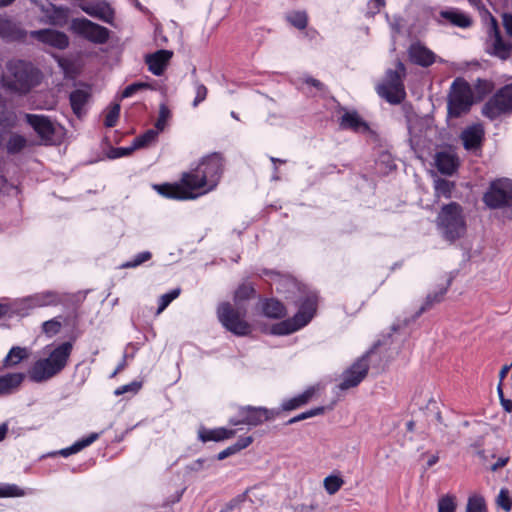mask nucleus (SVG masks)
I'll list each match as a JSON object with an SVG mask.
<instances>
[{
	"instance_id": "nucleus-14",
	"label": "nucleus",
	"mask_w": 512,
	"mask_h": 512,
	"mask_svg": "<svg viewBox=\"0 0 512 512\" xmlns=\"http://www.w3.org/2000/svg\"><path fill=\"white\" fill-rule=\"evenodd\" d=\"M65 295L55 291H45L36 293L24 298L21 304L28 309L46 306H57L64 301Z\"/></svg>"
},
{
	"instance_id": "nucleus-37",
	"label": "nucleus",
	"mask_w": 512,
	"mask_h": 512,
	"mask_svg": "<svg viewBox=\"0 0 512 512\" xmlns=\"http://www.w3.org/2000/svg\"><path fill=\"white\" fill-rule=\"evenodd\" d=\"M313 394H314V389L309 388V389L305 390L303 393L284 401L282 403V408H283V410H286V411L294 410V409L306 404L311 399Z\"/></svg>"
},
{
	"instance_id": "nucleus-32",
	"label": "nucleus",
	"mask_w": 512,
	"mask_h": 512,
	"mask_svg": "<svg viewBox=\"0 0 512 512\" xmlns=\"http://www.w3.org/2000/svg\"><path fill=\"white\" fill-rule=\"evenodd\" d=\"M450 283H451V279H448L444 286H442L441 288H439L437 291H435L433 293H429L425 299L424 304L415 313L413 320L418 318L426 310L430 309L435 303L441 302L444 295L446 294V292L448 290Z\"/></svg>"
},
{
	"instance_id": "nucleus-2",
	"label": "nucleus",
	"mask_w": 512,
	"mask_h": 512,
	"mask_svg": "<svg viewBox=\"0 0 512 512\" xmlns=\"http://www.w3.org/2000/svg\"><path fill=\"white\" fill-rule=\"evenodd\" d=\"M41 80L40 71L31 63L23 60H11L7 63L2 83L10 91L26 94Z\"/></svg>"
},
{
	"instance_id": "nucleus-1",
	"label": "nucleus",
	"mask_w": 512,
	"mask_h": 512,
	"mask_svg": "<svg viewBox=\"0 0 512 512\" xmlns=\"http://www.w3.org/2000/svg\"><path fill=\"white\" fill-rule=\"evenodd\" d=\"M223 172L220 154L212 153L200 161L195 169L183 173L179 183L154 185L162 196L176 200L196 199L214 190Z\"/></svg>"
},
{
	"instance_id": "nucleus-55",
	"label": "nucleus",
	"mask_w": 512,
	"mask_h": 512,
	"mask_svg": "<svg viewBox=\"0 0 512 512\" xmlns=\"http://www.w3.org/2000/svg\"><path fill=\"white\" fill-rule=\"evenodd\" d=\"M61 323L56 319L45 321L42 325L43 332L48 336L56 335L61 329Z\"/></svg>"
},
{
	"instance_id": "nucleus-64",
	"label": "nucleus",
	"mask_w": 512,
	"mask_h": 512,
	"mask_svg": "<svg viewBox=\"0 0 512 512\" xmlns=\"http://www.w3.org/2000/svg\"><path fill=\"white\" fill-rule=\"evenodd\" d=\"M501 404L505 411H507V412L512 411V401L511 400L502 398Z\"/></svg>"
},
{
	"instance_id": "nucleus-49",
	"label": "nucleus",
	"mask_w": 512,
	"mask_h": 512,
	"mask_svg": "<svg viewBox=\"0 0 512 512\" xmlns=\"http://www.w3.org/2000/svg\"><path fill=\"white\" fill-rule=\"evenodd\" d=\"M496 504L502 508L505 512H509L512 509V498L509 495V491L506 488H502L497 496Z\"/></svg>"
},
{
	"instance_id": "nucleus-3",
	"label": "nucleus",
	"mask_w": 512,
	"mask_h": 512,
	"mask_svg": "<svg viewBox=\"0 0 512 512\" xmlns=\"http://www.w3.org/2000/svg\"><path fill=\"white\" fill-rule=\"evenodd\" d=\"M437 228L441 236L450 243L463 237L466 233V222L462 207L456 202L444 205L437 216Z\"/></svg>"
},
{
	"instance_id": "nucleus-17",
	"label": "nucleus",
	"mask_w": 512,
	"mask_h": 512,
	"mask_svg": "<svg viewBox=\"0 0 512 512\" xmlns=\"http://www.w3.org/2000/svg\"><path fill=\"white\" fill-rule=\"evenodd\" d=\"M26 31L19 23L7 16H0V38L6 42L23 41Z\"/></svg>"
},
{
	"instance_id": "nucleus-63",
	"label": "nucleus",
	"mask_w": 512,
	"mask_h": 512,
	"mask_svg": "<svg viewBox=\"0 0 512 512\" xmlns=\"http://www.w3.org/2000/svg\"><path fill=\"white\" fill-rule=\"evenodd\" d=\"M512 367V363L509 364V365H504L500 372H499V382L503 383V380L505 379V377L507 376L509 370L511 369Z\"/></svg>"
},
{
	"instance_id": "nucleus-25",
	"label": "nucleus",
	"mask_w": 512,
	"mask_h": 512,
	"mask_svg": "<svg viewBox=\"0 0 512 512\" xmlns=\"http://www.w3.org/2000/svg\"><path fill=\"white\" fill-rule=\"evenodd\" d=\"M435 165L441 174L452 175L457 169L458 159L450 151H439L435 155Z\"/></svg>"
},
{
	"instance_id": "nucleus-42",
	"label": "nucleus",
	"mask_w": 512,
	"mask_h": 512,
	"mask_svg": "<svg viewBox=\"0 0 512 512\" xmlns=\"http://www.w3.org/2000/svg\"><path fill=\"white\" fill-rule=\"evenodd\" d=\"M437 512H456V497L452 494H446L438 499Z\"/></svg>"
},
{
	"instance_id": "nucleus-52",
	"label": "nucleus",
	"mask_w": 512,
	"mask_h": 512,
	"mask_svg": "<svg viewBox=\"0 0 512 512\" xmlns=\"http://www.w3.org/2000/svg\"><path fill=\"white\" fill-rule=\"evenodd\" d=\"M24 491L15 484H5L0 487V497H21Z\"/></svg>"
},
{
	"instance_id": "nucleus-20",
	"label": "nucleus",
	"mask_w": 512,
	"mask_h": 512,
	"mask_svg": "<svg viewBox=\"0 0 512 512\" xmlns=\"http://www.w3.org/2000/svg\"><path fill=\"white\" fill-rule=\"evenodd\" d=\"M270 277V285L275 287L276 291L281 294H287L286 298H290V294L299 290L297 282L288 275H282L274 271H265Z\"/></svg>"
},
{
	"instance_id": "nucleus-54",
	"label": "nucleus",
	"mask_w": 512,
	"mask_h": 512,
	"mask_svg": "<svg viewBox=\"0 0 512 512\" xmlns=\"http://www.w3.org/2000/svg\"><path fill=\"white\" fill-rule=\"evenodd\" d=\"M149 87V84L147 83H144V82H135V83H132L130 85H128L123 91H122V94H121V97L122 98H129V97H132L135 93H137L138 91L142 90V89H146Z\"/></svg>"
},
{
	"instance_id": "nucleus-19",
	"label": "nucleus",
	"mask_w": 512,
	"mask_h": 512,
	"mask_svg": "<svg viewBox=\"0 0 512 512\" xmlns=\"http://www.w3.org/2000/svg\"><path fill=\"white\" fill-rule=\"evenodd\" d=\"M408 55L412 63L422 67H429L436 61V54L420 42L410 45Z\"/></svg>"
},
{
	"instance_id": "nucleus-4",
	"label": "nucleus",
	"mask_w": 512,
	"mask_h": 512,
	"mask_svg": "<svg viewBox=\"0 0 512 512\" xmlns=\"http://www.w3.org/2000/svg\"><path fill=\"white\" fill-rule=\"evenodd\" d=\"M406 76V68L401 61L396 64L395 70H387L382 83L377 85L378 95L392 105L400 104L406 97L403 80Z\"/></svg>"
},
{
	"instance_id": "nucleus-39",
	"label": "nucleus",
	"mask_w": 512,
	"mask_h": 512,
	"mask_svg": "<svg viewBox=\"0 0 512 512\" xmlns=\"http://www.w3.org/2000/svg\"><path fill=\"white\" fill-rule=\"evenodd\" d=\"M434 189L436 197L450 198L454 189V183L446 179L438 178L434 182Z\"/></svg>"
},
{
	"instance_id": "nucleus-26",
	"label": "nucleus",
	"mask_w": 512,
	"mask_h": 512,
	"mask_svg": "<svg viewBox=\"0 0 512 512\" xmlns=\"http://www.w3.org/2000/svg\"><path fill=\"white\" fill-rule=\"evenodd\" d=\"M25 379V374L20 372L7 373L0 376V397L16 392Z\"/></svg>"
},
{
	"instance_id": "nucleus-24",
	"label": "nucleus",
	"mask_w": 512,
	"mask_h": 512,
	"mask_svg": "<svg viewBox=\"0 0 512 512\" xmlns=\"http://www.w3.org/2000/svg\"><path fill=\"white\" fill-rule=\"evenodd\" d=\"M484 129L481 125H473L461 133V140L466 150H475L481 146Z\"/></svg>"
},
{
	"instance_id": "nucleus-47",
	"label": "nucleus",
	"mask_w": 512,
	"mask_h": 512,
	"mask_svg": "<svg viewBox=\"0 0 512 512\" xmlns=\"http://www.w3.org/2000/svg\"><path fill=\"white\" fill-rule=\"evenodd\" d=\"M255 293L254 288L251 285L243 284L238 287L234 294V300L238 306H241L242 301L250 299Z\"/></svg>"
},
{
	"instance_id": "nucleus-15",
	"label": "nucleus",
	"mask_w": 512,
	"mask_h": 512,
	"mask_svg": "<svg viewBox=\"0 0 512 512\" xmlns=\"http://www.w3.org/2000/svg\"><path fill=\"white\" fill-rule=\"evenodd\" d=\"M30 36L57 49H65L69 45V38L67 35L53 29L31 31Z\"/></svg>"
},
{
	"instance_id": "nucleus-61",
	"label": "nucleus",
	"mask_w": 512,
	"mask_h": 512,
	"mask_svg": "<svg viewBox=\"0 0 512 512\" xmlns=\"http://www.w3.org/2000/svg\"><path fill=\"white\" fill-rule=\"evenodd\" d=\"M509 461L508 457H500L492 466L491 471H497L498 469L504 467Z\"/></svg>"
},
{
	"instance_id": "nucleus-46",
	"label": "nucleus",
	"mask_w": 512,
	"mask_h": 512,
	"mask_svg": "<svg viewBox=\"0 0 512 512\" xmlns=\"http://www.w3.org/2000/svg\"><path fill=\"white\" fill-rule=\"evenodd\" d=\"M180 292V288H175L161 295L159 298L157 314L162 313L168 307V305L180 295Z\"/></svg>"
},
{
	"instance_id": "nucleus-41",
	"label": "nucleus",
	"mask_w": 512,
	"mask_h": 512,
	"mask_svg": "<svg viewBox=\"0 0 512 512\" xmlns=\"http://www.w3.org/2000/svg\"><path fill=\"white\" fill-rule=\"evenodd\" d=\"M287 21L295 28L303 30L308 23V16L305 11H292L287 14Z\"/></svg>"
},
{
	"instance_id": "nucleus-13",
	"label": "nucleus",
	"mask_w": 512,
	"mask_h": 512,
	"mask_svg": "<svg viewBox=\"0 0 512 512\" xmlns=\"http://www.w3.org/2000/svg\"><path fill=\"white\" fill-rule=\"evenodd\" d=\"M369 369L367 356H363L355 361L342 374V381L338 385L339 389L344 391L358 386L366 377Z\"/></svg>"
},
{
	"instance_id": "nucleus-40",
	"label": "nucleus",
	"mask_w": 512,
	"mask_h": 512,
	"mask_svg": "<svg viewBox=\"0 0 512 512\" xmlns=\"http://www.w3.org/2000/svg\"><path fill=\"white\" fill-rule=\"evenodd\" d=\"M16 122V115L12 111L6 110L5 99L0 95V125L2 127H12Z\"/></svg>"
},
{
	"instance_id": "nucleus-50",
	"label": "nucleus",
	"mask_w": 512,
	"mask_h": 512,
	"mask_svg": "<svg viewBox=\"0 0 512 512\" xmlns=\"http://www.w3.org/2000/svg\"><path fill=\"white\" fill-rule=\"evenodd\" d=\"M120 115V105L118 103L113 104L105 117L104 125L108 128L114 127L118 121Z\"/></svg>"
},
{
	"instance_id": "nucleus-29",
	"label": "nucleus",
	"mask_w": 512,
	"mask_h": 512,
	"mask_svg": "<svg viewBox=\"0 0 512 512\" xmlns=\"http://www.w3.org/2000/svg\"><path fill=\"white\" fill-rule=\"evenodd\" d=\"M236 434L233 429H227L224 427L215 429H202L199 431V438L202 442L208 441H223L225 439L232 438Z\"/></svg>"
},
{
	"instance_id": "nucleus-18",
	"label": "nucleus",
	"mask_w": 512,
	"mask_h": 512,
	"mask_svg": "<svg viewBox=\"0 0 512 512\" xmlns=\"http://www.w3.org/2000/svg\"><path fill=\"white\" fill-rule=\"evenodd\" d=\"M59 372L55 368L50 358H44L36 361L29 370V377L33 382L41 383L49 380Z\"/></svg>"
},
{
	"instance_id": "nucleus-27",
	"label": "nucleus",
	"mask_w": 512,
	"mask_h": 512,
	"mask_svg": "<svg viewBox=\"0 0 512 512\" xmlns=\"http://www.w3.org/2000/svg\"><path fill=\"white\" fill-rule=\"evenodd\" d=\"M339 126L343 130H352L354 132H367L369 130L368 124L356 111L345 112L340 118Z\"/></svg>"
},
{
	"instance_id": "nucleus-6",
	"label": "nucleus",
	"mask_w": 512,
	"mask_h": 512,
	"mask_svg": "<svg viewBox=\"0 0 512 512\" xmlns=\"http://www.w3.org/2000/svg\"><path fill=\"white\" fill-rule=\"evenodd\" d=\"M473 104L471 86L462 78L453 81L448 95V114L451 117H460L467 113Z\"/></svg>"
},
{
	"instance_id": "nucleus-16",
	"label": "nucleus",
	"mask_w": 512,
	"mask_h": 512,
	"mask_svg": "<svg viewBox=\"0 0 512 512\" xmlns=\"http://www.w3.org/2000/svg\"><path fill=\"white\" fill-rule=\"evenodd\" d=\"M439 17L440 19L437 20L438 23H443V21H445L452 26L462 29L470 28L473 24V19L469 14L455 7H449L441 10L439 12Z\"/></svg>"
},
{
	"instance_id": "nucleus-44",
	"label": "nucleus",
	"mask_w": 512,
	"mask_h": 512,
	"mask_svg": "<svg viewBox=\"0 0 512 512\" xmlns=\"http://www.w3.org/2000/svg\"><path fill=\"white\" fill-rule=\"evenodd\" d=\"M343 484V479L336 475L327 476L323 482L326 492L330 495H333L336 492H338Z\"/></svg>"
},
{
	"instance_id": "nucleus-12",
	"label": "nucleus",
	"mask_w": 512,
	"mask_h": 512,
	"mask_svg": "<svg viewBox=\"0 0 512 512\" xmlns=\"http://www.w3.org/2000/svg\"><path fill=\"white\" fill-rule=\"evenodd\" d=\"M488 41L491 45L490 54L497 56L503 60L511 56L512 43L503 40L496 18L490 15L487 26Z\"/></svg>"
},
{
	"instance_id": "nucleus-22",
	"label": "nucleus",
	"mask_w": 512,
	"mask_h": 512,
	"mask_svg": "<svg viewBox=\"0 0 512 512\" xmlns=\"http://www.w3.org/2000/svg\"><path fill=\"white\" fill-rule=\"evenodd\" d=\"M25 119L41 138L45 140H50L52 138L54 134V127L52 122L46 116L25 114Z\"/></svg>"
},
{
	"instance_id": "nucleus-8",
	"label": "nucleus",
	"mask_w": 512,
	"mask_h": 512,
	"mask_svg": "<svg viewBox=\"0 0 512 512\" xmlns=\"http://www.w3.org/2000/svg\"><path fill=\"white\" fill-rule=\"evenodd\" d=\"M483 201L493 209L512 206V180L502 178L492 181Z\"/></svg>"
},
{
	"instance_id": "nucleus-56",
	"label": "nucleus",
	"mask_w": 512,
	"mask_h": 512,
	"mask_svg": "<svg viewBox=\"0 0 512 512\" xmlns=\"http://www.w3.org/2000/svg\"><path fill=\"white\" fill-rule=\"evenodd\" d=\"M140 388H141V383L137 382V381H133L129 384L122 385V386L118 387L114 391V395L120 396V395H123L128 392L135 394L140 390Z\"/></svg>"
},
{
	"instance_id": "nucleus-60",
	"label": "nucleus",
	"mask_w": 512,
	"mask_h": 512,
	"mask_svg": "<svg viewBox=\"0 0 512 512\" xmlns=\"http://www.w3.org/2000/svg\"><path fill=\"white\" fill-rule=\"evenodd\" d=\"M304 82L311 86V87H314L316 90H318L319 92L323 93L325 91V86L322 82H320L319 80L315 79V78H312V77H306Z\"/></svg>"
},
{
	"instance_id": "nucleus-43",
	"label": "nucleus",
	"mask_w": 512,
	"mask_h": 512,
	"mask_svg": "<svg viewBox=\"0 0 512 512\" xmlns=\"http://www.w3.org/2000/svg\"><path fill=\"white\" fill-rule=\"evenodd\" d=\"M466 512H487L485 499L480 495H473L468 498Z\"/></svg>"
},
{
	"instance_id": "nucleus-11",
	"label": "nucleus",
	"mask_w": 512,
	"mask_h": 512,
	"mask_svg": "<svg viewBox=\"0 0 512 512\" xmlns=\"http://www.w3.org/2000/svg\"><path fill=\"white\" fill-rule=\"evenodd\" d=\"M275 413L265 407L241 406L238 409L236 417L230 419V424L237 426L240 424L256 427L266 421L272 420Z\"/></svg>"
},
{
	"instance_id": "nucleus-23",
	"label": "nucleus",
	"mask_w": 512,
	"mask_h": 512,
	"mask_svg": "<svg viewBox=\"0 0 512 512\" xmlns=\"http://www.w3.org/2000/svg\"><path fill=\"white\" fill-rule=\"evenodd\" d=\"M81 9L91 17L106 23H111L114 18V11L106 2L87 3L82 5Z\"/></svg>"
},
{
	"instance_id": "nucleus-58",
	"label": "nucleus",
	"mask_w": 512,
	"mask_h": 512,
	"mask_svg": "<svg viewBox=\"0 0 512 512\" xmlns=\"http://www.w3.org/2000/svg\"><path fill=\"white\" fill-rule=\"evenodd\" d=\"M135 148H133V144L130 147H118L114 148L109 153V158L116 159L124 156H128L131 152H133Z\"/></svg>"
},
{
	"instance_id": "nucleus-62",
	"label": "nucleus",
	"mask_w": 512,
	"mask_h": 512,
	"mask_svg": "<svg viewBox=\"0 0 512 512\" xmlns=\"http://www.w3.org/2000/svg\"><path fill=\"white\" fill-rule=\"evenodd\" d=\"M477 88L479 90L483 89L482 92L483 93H487V92H489L492 89V84H491V82H489L487 80L479 79L478 82H477Z\"/></svg>"
},
{
	"instance_id": "nucleus-28",
	"label": "nucleus",
	"mask_w": 512,
	"mask_h": 512,
	"mask_svg": "<svg viewBox=\"0 0 512 512\" xmlns=\"http://www.w3.org/2000/svg\"><path fill=\"white\" fill-rule=\"evenodd\" d=\"M73 345L71 342H64L55 347L49 354L51 362L60 373L67 365L68 359L71 355Z\"/></svg>"
},
{
	"instance_id": "nucleus-51",
	"label": "nucleus",
	"mask_w": 512,
	"mask_h": 512,
	"mask_svg": "<svg viewBox=\"0 0 512 512\" xmlns=\"http://www.w3.org/2000/svg\"><path fill=\"white\" fill-rule=\"evenodd\" d=\"M171 117V112L166 104H161L159 107V116L155 124V128L160 132L164 130L168 119Z\"/></svg>"
},
{
	"instance_id": "nucleus-59",
	"label": "nucleus",
	"mask_w": 512,
	"mask_h": 512,
	"mask_svg": "<svg viewBox=\"0 0 512 512\" xmlns=\"http://www.w3.org/2000/svg\"><path fill=\"white\" fill-rule=\"evenodd\" d=\"M246 494H241L233 498L231 501H229L225 508L221 510V512H230L234 510L236 507H238L244 500H245Z\"/></svg>"
},
{
	"instance_id": "nucleus-33",
	"label": "nucleus",
	"mask_w": 512,
	"mask_h": 512,
	"mask_svg": "<svg viewBox=\"0 0 512 512\" xmlns=\"http://www.w3.org/2000/svg\"><path fill=\"white\" fill-rule=\"evenodd\" d=\"M99 438L98 433H91L90 435L76 441L73 445L67 448H63L54 454H59L63 457H68L72 454L80 452L82 449L88 447Z\"/></svg>"
},
{
	"instance_id": "nucleus-31",
	"label": "nucleus",
	"mask_w": 512,
	"mask_h": 512,
	"mask_svg": "<svg viewBox=\"0 0 512 512\" xmlns=\"http://www.w3.org/2000/svg\"><path fill=\"white\" fill-rule=\"evenodd\" d=\"M263 314L272 319H281L286 316L287 311L283 303L279 300L270 298L265 299L262 303Z\"/></svg>"
},
{
	"instance_id": "nucleus-34",
	"label": "nucleus",
	"mask_w": 512,
	"mask_h": 512,
	"mask_svg": "<svg viewBox=\"0 0 512 512\" xmlns=\"http://www.w3.org/2000/svg\"><path fill=\"white\" fill-rule=\"evenodd\" d=\"M28 357V350L20 346H13L3 360V368H13Z\"/></svg>"
},
{
	"instance_id": "nucleus-48",
	"label": "nucleus",
	"mask_w": 512,
	"mask_h": 512,
	"mask_svg": "<svg viewBox=\"0 0 512 512\" xmlns=\"http://www.w3.org/2000/svg\"><path fill=\"white\" fill-rule=\"evenodd\" d=\"M152 257L151 252L149 251H143L138 254H136L131 260L123 263L121 265L122 268H135L146 261H149Z\"/></svg>"
},
{
	"instance_id": "nucleus-36",
	"label": "nucleus",
	"mask_w": 512,
	"mask_h": 512,
	"mask_svg": "<svg viewBox=\"0 0 512 512\" xmlns=\"http://www.w3.org/2000/svg\"><path fill=\"white\" fill-rule=\"evenodd\" d=\"M253 442L251 436L240 437L236 443L222 450L217 455V460H224L229 456H232L241 450L247 448Z\"/></svg>"
},
{
	"instance_id": "nucleus-38",
	"label": "nucleus",
	"mask_w": 512,
	"mask_h": 512,
	"mask_svg": "<svg viewBox=\"0 0 512 512\" xmlns=\"http://www.w3.org/2000/svg\"><path fill=\"white\" fill-rule=\"evenodd\" d=\"M159 131L157 129H149L145 133L136 137L133 141V148L140 149L150 146L157 140Z\"/></svg>"
},
{
	"instance_id": "nucleus-45",
	"label": "nucleus",
	"mask_w": 512,
	"mask_h": 512,
	"mask_svg": "<svg viewBox=\"0 0 512 512\" xmlns=\"http://www.w3.org/2000/svg\"><path fill=\"white\" fill-rule=\"evenodd\" d=\"M26 139L18 134H13L7 142V151L10 154L20 152L26 146Z\"/></svg>"
},
{
	"instance_id": "nucleus-10",
	"label": "nucleus",
	"mask_w": 512,
	"mask_h": 512,
	"mask_svg": "<svg viewBox=\"0 0 512 512\" xmlns=\"http://www.w3.org/2000/svg\"><path fill=\"white\" fill-rule=\"evenodd\" d=\"M70 29L73 33L95 44H104L109 39V30L86 18H75L71 21Z\"/></svg>"
},
{
	"instance_id": "nucleus-57",
	"label": "nucleus",
	"mask_w": 512,
	"mask_h": 512,
	"mask_svg": "<svg viewBox=\"0 0 512 512\" xmlns=\"http://www.w3.org/2000/svg\"><path fill=\"white\" fill-rule=\"evenodd\" d=\"M195 92H196V96L192 103L193 107H197L201 102H203L206 99L208 90L205 85L196 82L195 83Z\"/></svg>"
},
{
	"instance_id": "nucleus-7",
	"label": "nucleus",
	"mask_w": 512,
	"mask_h": 512,
	"mask_svg": "<svg viewBox=\"0 0 512 512\" xmlns=\"http://www.w3.org/2000/svg\"><path fill=\"white\" fill-rule=\"evenodd\" d=\"M246 311L238 306L233 308L228 302L221 303L217 308V316L223 327L236 336H247L251 333V325L244 319Z\"/></svg>"
},
{
	"instance_id": "nucleus-30",
	"label": "nucleus",
	"mask_w": 512,
	"mask_h": 512,
	"mask_svg": "<svg viewBox=\"0 0 512 512\" xmlns=\"http://www.w3.org/2000/svg\"><path fill=\"white\" fill-rule=\"evenodd\" d=\"M90 97L91 93L88 88L76 89L70 94L72 110L78 117H81L85 112L84 107L88 103Z\"/></svg>"
},
{
	"instance_id": "nucleus-35",
	"label": "nucleus",
	"mask_w": 512,
	"mask_h": 512,
	"mask_svg": "<svg viewBox=\"0 0 512 512\" xmlns=\"http://www.w3.org/2000/svg\"><path fill=\"white\" fill-rule=\"evenodd\" d=\"M46 13L52 25L63 26L68 20L69 9L50 4V7L46 10Z\"/></svg>"
},
{
	"instance_id": "nucleus-9",
	"label": "nucleus",
	"mask_w": 512,
	"mask_h": 512,
	"mask_svg": "<svg viewBox=\"0 0 512 512\" xmlns=\"http://www.w3.org/2000/svg\"><path fill=\"white\" fill-rule=\"evenodd\" d=\"M510 112H512V83L500 88L482 108V114L491 120Z\"/></svg>"
},
{
	"instance_id": "nucleus-53",
	"label": "nucleus",
	"mask_w": 512,
	"mask_h": 512,
	"mask_svg": "<svg viewBox=\"0 0 512 512\" xmlns=\"http://www.w3.org/2000/svg\"><path fill=\"white\" fill-rule=\"evenodd\" d=\"M324 412V408L323 407H317V408H314V409H311V410H308L306 412H303L293 418H291L289 421H288V424H294L296 422H299V421H302V420H305V419H308V418H311V417H314V416H317V415H320Z\"/></svg>"
},
{
	"instance_id": "nucleus-5",
	"label": "nucleus",
	"mask_w": 512,
	"mask_h": 512,
	"mask_svg": "<svg viewBox=\"0 0 512 512\" xmlns=\"http://www.w3.org/2000/svg\"><path fill=\"white\" fill-rule=\"evenodd\" d=\"M317 308L315 295H307L299 304L298 312L289 319L272 326L275 335H288L306 326L314 317Z\"/></svg>"
},
{
	"instance_id": "nucleus-21",
	"label": "nucleus",
	"mask_w": 512,
	"mask_h": 512,
	"mask_svg": "<svg viewBox=\"0 0 512 512\" xmlns=\"http://www.w3.org/2000/svg\"><path fill=\"white\" fill-rule=\"evenodd\" d=\"M173 56V52L169 50H158L155 53L149 54L145 58V62L148 66L149 71L156 75L161 76L168 66L170 59Z\"/></svg>"
}]
</instances>
